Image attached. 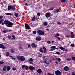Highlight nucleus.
<instances>
[{
  "mask_svg": "<svg viewBox=\"0 0 75 75\" xmlns=\"http://www.w3.org/2000/svg\"><path fill=\"white\" fill-rule=\"evenodd\" d=\"M36 39L37 41H40L41 40V38L40 37L38 38L37 37L36 38Z\"/></svg>",
  "mask_w": 75,
  "mask_h": 75,
  "instance_id": "16",
  "label": "nucleus"
},
{
  "mask_svg": "<svg viewBox=\"0 0 75 75\" xmlns=\"http://www.w3.org/2000/svg\"><path fill=\"white\" fill-rule=\"evenodd\" d=\"M6 68H7V66H4V67L3 69V71L4 72H6Z\"/></svg>",
  "mask_w": 75,
  "mask_h": 75,
  "instance_id": "13",
  "label": "nucleus"
},
{
  "mask_svg": "<svg viewBox=\"0 0 75 75\" xmlns=\"http://www.w3.org/2000/svg\"><path fill=\"white\" fill-rule=\"evenodd\" d=\"M55 63L56 64H58V62L57 61H56Z\"/></svg>",
  "mask_w": 75,
  "mask_h": 75,
  "instance_id": "58",
  "label": "nucleus"
},
{
  "mask_svg": "<svg viewBox=\"0 0 75 75\" xmlns=\"http://www.w3.org/2000/svg\"><path fill=\"white\" fill-rule=\"evenodd\" d=\"M56 54L57 55H61V53L59 52H56Z\"/></svg>",
  "mask_w": 75,
  "mask_h": 75,
  "instance_id": "25",
  "label": "nucleus"
},
{
  "mask_svg": "<svg viewBox=\"0 0 75 75\" xmlns=\"http://www.w3.org/2000/svg\"><path fill=\"white\" fill-rule=\"evenodd\" d=\"M56 47L55 46H52L50 47L51 48H55Z\"/></svg>",
  "mask_w": 75,
  "mask_h": 75,
  "instance_id": "35",
  "label": "nucleus"
},
{
  "mask_svg": "<svg viewBox=\"0 0 75 75\" xmlns=\"http://www.w3.org/2000/svg\"><path fill=\"white\" fill-rule=\"evenodd\" d=\"M46 30H47V31H49V29H46Z\"/></svg>",
  "mask_w": 75,
  "mask_h": 75,
  "instance_id": "63",
  "label": "nucleus"
},
{
  "mask_svg": "<svg viewBox=\"0 0 75 75\" xmlns=\"http://www.w3.org/2000/svg\"><path fill=\"white\" fill-rule=\"evenodd\" d=\"M5 14L6 15V16H13V13H5Z\"/></svg>",
  "mask_w": 75,
  "mask_h": 75,
  "instance_id": "15",
  "label": "nucleus"
},
{
  "mask_svg": "<svg viewBox=\"0 0 75 75\" xmlns=\"http://www.w3.org/2000/svg\"><path fill=\"white\" fill-rule=\"evenodd\" d=\"M25 28L27 30H30V29H31V28H30V25H28L26 23H25Z\"/></svg>",
  "mask_w": 75,
  "mask_h": 75,
  "instance_id": "7",
  "label": "nucleus"
},
{
  "mask_svg": "<svg viewBox=\"0 0 75 75\" xmlns=\"http://www.w3.org/2000/svg\"><path fill=\"white\" fill-rule=\"evenodd\" d=\"M33 59L32 58H30L29 59V60H28V62L30 64H33Z\"/></svg>",
  "mask_w": 75,
  "mask_h": 75,
  "instance_id": "8",
  "label": "nucleus"
},
{
  "mask_svg": "<svg viewBox=\"0 0 75 75\" xmlns=\"http://www.w3.org/2000/svg\"><path fill=\"white\" fill-rule=\"evenodd\" d=\"M47 74L48 75H51V74L50 73H48Z\"/></svg>",
  "mask_w": 75,
  "mask_h": 75,
  "instance_id": "62",
  "label": "nucleus"
},
{
  "mask_svg": "<svg viewBox=\"0 0 75 75\" xmlns=\"http://www.w3.org/2000/svg\"><path fill=\"white\" fill-rule=\"evenodd\" d=\"M28 48H30V47H31V45H28Z\"/></svg>",
  "mask_w": 75,
  "mask_h": 75,
  "instance_id": "56",
  "label": "nucleus"
},
{
  "mask_svg": "<svg viewBox=\"0 0 75 75\" xmlns=\"http://www.w3.org/2000/svg\"><path fill=\"white\" fill-rule=\"evenodd\" d=\"M65 51H68V50L67 49L65 50Z\"/></svg>",
  "mask_w": 75,
  "mask_h": 75,
  "instance_id": "64",
  "label": "nucleus"
},
{
  "mask_svg": "<svg viewBox=\"0 0 75 75\" xmlns=\"http://www.w3.org/2000/svg\"><path fill=\"white\" fill-rule=\"evenodd\" d=\"M71 38H74V36H75V35L74 34H71Z\"/></svg>",
  "mask_w": 75,
  "mask_h": 75,
  "instance_id": "28",
  "label": "nucleus"
},
{
  "mask_svg": "<svg viewBox=\"0 0 75 75\" xmlns=\"http://www.w3.org/2000/svg\"><path fill=\"white\" fill-rule=\"evenodd\" d=\"M44 25L45 26H47V25H48V23H47V22H45L44 23Z\"/></svg>",
  "mask_w": 75,
  "mask_h": 75,
  "instance_id": "26",
  "label": "nucleus"
},
{
  "mask_svg": "<svg viewBox=\"0 0 75 75\" xmlns=\"http://www.w3.org/2000/svg\"><path fill=\"white\" fill-rule=\"evenodd\" d=\"M42 54H40L39 55V57H42Z\"/></svg>",
  "mask_w": 75,
  "mask_h": 75,
  "instance_id": "50",
  "label": "nucleus"
},
{
  "mask_svg": "<svg viewBox=\"0 0 75 75\" xmlns=\"http://www.w3.org/2000/svg\"><path fill=\"white\" fill-rule=\"evenodd\" d=\"M55 37L57 38L58 39V40H61V39H60V38H59V37H57V36H56Z\"/></svg>",
  "mask_w": 75,
  "mask_h": 75,
  "instance_id": "39",
  "label": "nucleus"
},
{
  "mask_svg": "<svg viewBox=\"0 0 75 75\" xmlns=\"http://www.w3.org/2000/svg\"><path fill=\"white\" fill-rule=\"evenodd\" d=\"M63 69L65 71H69V67L67 66H66Z\"/></svg>",
  "mask_w": 75,
  "mask_h": 75,
  "instance_id": "10",
  "label": "nucleus"
},
{
  "mask_svg": "<svg viewBox=\"0 0 75 75\" xmlns=\"http://www.w3.org/2000/svg\"><path fill=\"white\" fill-rule=\"evenodd\" d=\"M40 13H37V15H38V16H40Z\"/></svg>",
  "mask_w": 75,
  "mask_h": 75,
  "instance_id": "45",
  "label": "nucleus"
},
{
  "mask_svg": "<svg viewBox=\"0 0 75 75\" xmlns=\"http://www.w3.org/2000/svg\"><path fill=\"white\" fill-rule=\"evenodd\" d=\"M13 71H16V68L13 67Z\"/></svg>",
  "mask_w": 75,
  "mask_h": 75,
  "instance_id": "41",
  "label": "nucleus"
},
{
  "mask_svg": "<svg viewBox=\"0 0 75 75\" xmlns=\"http://www.w3.org/2000/svg\"><path fill=\"white\" fill-rule=\"evenodd\" d=\"M19 49H20V50H21V49H22V48L21 47H19Z\"/></svg>",
  "mask_w": 75,
  "mask_h": 75,
  "instance_id": "60",
  "label": "nucleus"
},
{
  "mask_svg": "<svg viewBox=\"0 0 75 75\" xmlns=\"http://www.w3.org/2000/svg\"><path fill=\"white\" fill-rule=\"evenodd\" d=\"M32 21H34L35 20V16L32 19Z\"/></svg>",
  "mask_w": 75,
  "mask_h": 75,
  "instance_id": "19",
  "label": "nucleus"
},
{
  "mask_svg": "<svg viewBox=\"0 0 75 75\" xmlns=\"http://www.w3.org/2000/svg\"><path fill=\"white\" fill-rule=\"evenodd\" d=\"M29 69H30V70H31V71H34V69H35V67L32 66H30V67H29Z\"/></svg>",
  "mask_w": 75,
  "mask_h": 75,
  "instance_id": "9",
  "label": "nucleus"
},
{
  "mask_svg": "<svg viewBox=\"0 0 75 75\" xmlns=\"http://www.w3.org/2000/svg\"><path fill=\"white\" fill-rule=\"evenodd\" d=\"M12 59H14V60H16V58L14 57H11Z\"/></svg>",
  "mask_w": 75,
  "mask_h": 75,
  "instance_id": "46",
  "label": "nucleus"
},
{
  "mask_svg": "<svg viewBox=\"0 0 75 75\" xmlns=\"http://www.w3.org/2000/svg\"><path fill=\"white\" fill-rule=\"evenodd\" d=\"M6 66V68H7V70L8 71H10V69H11V68L10 66Z\"/></svg>",
  "mask_w": 75,
  "mask_h": 75,
  "instance_id": "14",
  "label": "nucleus"
},
{
  "mask_svg": "<svg viewBox=\"0 0 75 75\" xmlns=\"http://www.w3.org/2000/svg\"><path fill=\"white\" fill-rule=\"evenodd\" d=\"M72 75H75V73H74V72H72V73L71 74Z\"/></svg>",
  "mask_w": 75,
  "mask_h": 75,
  "instance_id": "49",
  "label": "nucleus"
},
{
  "mask_svg": "<svg viewBox=\"0 0 75 75\" xmlns=\"http://www.w3.org/2000/svg\"><path fill=\"white\" fill-rule=\"evenodd\" d=\"M11 38V36H9L8 37V38L9 39H10Z\"/></svg>",
  "mask_w": 75,
  "mask_h": 75,
  "instance_id": "51",
  "label": "nucleus"
},
{
  "mask_svg": "<svg viewBox=\"0 0 75 75\" xmlns=\"http://www.w3.org/2000/svg\"><path fill=\"white\" fill-rule=\"evenodd\" d=\"M39 51L40 52H42V53H44V51L42 50V48H40L39 50Z\"/></svg>",
  "mask_w": 75,
  "mask_h": 75,
  "instance_id": "17",
  "label": "nucleus"
},
{
  "mask_svg": "<svg viewBox=\"0 0 75 75\" xmlns=\"http://www.w3.org/2000/svg\"><path fill=\"white\" fill-rule=\"evenodd\" d=\"M6 55L7 57H8L10 55V54L9 53H7L6 54Z\"/></svg>",
  "mask_w": 75,
  "mask_h": 75,
  "instance_id": "42",
  "label": "nucleus"
},
{
  "mask_svg": "<svg viewBox=\"0 0 75 75\" xmlns=\"http://www.w3.org/2000/svg\"><path fill=\"white\" fill-rule=\"evenodd\" d=\"M0 48L2 49H6V47L4 46V45L2 44H0Z\"/></svg>",
  "mask_w": 75,
  "mask_h": 75,
  "instance_id": "11",
  "label": "nucleus"
},
{
  "mask_svg": "<svg viewBox=\"0 0 75 75\" xmlns=\"http://www.w3.org/2000/svg\"><path fill=\"white\" fill-rule=\"evenodd\" d=\"M37 72L39 74H41L42 73V71L41 70V69H38L37 70Z\"/></svg>",
  "mask_w": 75,
  "mask_h": 75,
  "instance_id": "12",
  "label": "nucleus"
},
{
  "mask_svg": "<svg viewBox=\"0 0 75 75\" xmlns=\"http://www.w3.org/2000/svg\"><path fill=\"white\" fill-rule=\"evenodd\" d=\"M53 9H54L53 8H50V10H53Z\"/></svg>",
  "mask_w": 75,
  "mask_h": 75,
  "instance_id": "57",
  "label": "nucleus"
},
{
  "mask_svg": "<svg viewBox=\"0 0 75 75\" xmlns=\"http://www.w3.org/2000/svg\"><path fill=\"white\" fill-rule=\"evenodd\" d=\"M3 16H0V20H2V19H3Z\"/></svg>",
  "mask_w": 75,
  "mask_h": 75,
  "instance_id": "36",
  "label": "nucleus"
},
{
  "mask_svg": "<svg viewBox=\"0 0 75 75\" xmlns=\"http://www.w3.org/2000/svg\"><path fill=\"white\" fill-rule=\"evenodd\" d=\"M71 58L72 59V60H73V61H75V57H72Z\"/></svg>",
  "mask_w": 75,
  "mask_h": 75,
  "instance_id": "30",
  "label": "nucleus"
},
{
  "mask_svg": "<svg viewBox=\"0 0 75 75\" xmlns=\"http://www.w3.org/2000/svg\"><path fill=\"white\" fill-rule=\"evenodd\" d=\"M56 35L57 36V37H58V36H59V33H57V34Z\"/></svg>",
  "mask_w": 75,
  "mask_h": 75,
  "instance_id": "54",
  "label": "nucleus"
},
{
  "mask_svg": "<svg viewBox=\"0 0 75 75\" xmlns=\"http://www.w3.org/2000/svg\"><path fill=\"white\" fill-rule=\"evenodd\" d=\"M25 68L26 70H27V69H28V67L26 66L25 67Z\"/></svg>",
  "mask_w": 75,
  "mask_h": 75,
  "instance_id": "32",
  "label": "nucleus"
},
{
  "mask_svg": "<svg viewBox=\"0 0 75 75\" xmlns=\"http://www.w3.org/2000/svg\"><path fill=\"white\" fill-rule=\"evenodd\" d=\"M57 24H59V25H61V23L60 22H57Z\"/></svg>",
  "mask_w": 75,
  "mask_h": 75,
  "instance_id": "44",
  "label": "nucleus"
},
{
  "mask_svg": "<svg viewBox=\"0 0 75 75\" xmlns=\"http://www.w3.org/2000/svg\"><path fill=\"white\" fill-rule=\"evenodd\" d=\"M47 43H48V44H51V42H50V41H48L47 42Z\"/></svg>",
  "mask_w": 75,
  "mask_h": 75,
  "instance_id": "38",
  "label": "nucleus"
},
{
  "mask_svg": "<svg viewBox=\"0 0 75 75\" xmlns=\"http://www.w3.org/2000/svg\"><path fill=\"white\" fill-rule=\"evenodd\" d=\"M71 59H67V61H70V60H71Z\"/></svg>",
  "mask_w": 75,
  "mask_h": 75,
  "instance_id": "53",
  "label": "nucleus"
},
{
  "mask_svg": "<svg viewBox=\"0 0 75 75\" xmlns=\"http://www.w3.org/2000/svg\"><path fill=\"white\" fill-rule=\"evenodd\" d=\"M12 37L13 38V39H14V40H15V39H16V36L14 35H13Z\"/></svg>",
  "mask_w": 75,
  "mask_h": 75,
  "instance_id": "33",
  "label": "nucleus"
},
{
  "mask_svg": "<svg viewBox=\"0 0 75 75\" xmlns=\"http://www.w3.org/2000/svg\"><path fill=\"white\" fill-rule=\"evenodd\" d=\"M31 46L32 48H36L37 47V45L35 44V43H33L31 44Z\"/></svg>",
  "mask_w": 75,
  "mask_h": 75,
  "instance_id": "6",
  "label": "nucleus"
},
{
  "mask_svg": "<svg viewBox=\"0 0 75 75\" xmlns=\"http://www.w3.org/2000/svg\"><path fill=\"white\" fill-rule=\"evenodd\" d=\"M51 15V13H47L45 14V16L47 19L48 20H50L51 18V17L49 19H48V18L50 17V16Z\"/></svg>",
  "mask_w": 75,
  "mask_h": 75,
  "instance_id": "4",
  "label": "nucleus"
},
{
  "mask_svg": "<svg viewBox=\"0 0 75 75\" xmlns=\"http://www.w3.org/2000/svg\"><path fill=\"white\" fill-rule=\"evenodd\" d=\"M10 51H11V53H14L15 52L13 49H11V50H10Z\"/></svg>",
  "mask_w": 75,
  "mask_h": 75,
  "instance_id": "21",
  "label": "nucleus"
},
{
  "mask_svg": "<svg viewBox=\"0 0 75 75\" xmlns=\"http://www.w3.org/2000/svg\"><path fill=\"white\" fill-rule=\"evenodd\" d=\"M55 74L57 75H62L61 72L59 70H57L55 71Z\"/></svg>",
  "mask_w": 75,
  "mask_h": 75,
  "instance_id": "5",
  "label": "nucleus"
},
{
  "mask_svg": "<svg viewBox=\"0 0 75 75\" xmlns=\"http://www.w3.org/2000/svg\"><path fill=\"white\" fill-rule=\"evenodd\" d=\"M4 24H6L7 27H12V25H13V23H12L8 21L7 20H5L4 23H2V25H3Z\"/></svg>",
  "mask_w": 75,
  "mask_h": 75,
  "instance_id": "1",
  "label": "nucleus"
},
{
  "mask_svg": "<svg viewBox=\"0 0 75 75\" xmlns=\"http://www.w3.org/2000/svg\"><path fill=\"white\" fill-rule=\"evenodd\" d=\"M16 57L17 58V59L18 61L20 62H21V61L23 62V61H24L25 60V57L22 56H17Z\"/></svg>",
  "mask_w": 75,
  "mask_h": 75,
  "instance_id": "2",
  "label": "nucleus"
},
{
  "mask_svg": "<svg viewBox=\"0 0 75 75\" xmlns=\"http://www.w3.org/2000/svg\"><path fill=\"white\" fill-rule=\"evenodd\" d=\"M4 64V62L0 61V64Z\"/></svg>",
  "mask_w": 75,
  "mask_h": 75,
  "instance_id": "29",
  "label": "nucleus"
},
{
  "mask_svg": "<svg viewBox=\"0 0 75 75\" xmlns=\"http://www.w3.org/2000/svg\"><path fill=\"white\" fill-rule=\"evenodd\" d=\"M71 47H74L75 46V45L74 44H71Z\"/></svg>",
  "mask_w": 75,
  "mask_h": 75,
  "instance_id": "40",
  "label": "nucleus"
},
{
  "mask_svg": "<svg viewBox=\"0 0 75 75\" xmlns=\"http://www.w3.org/2000/svg\"><path fill=\"white\" fill-rule=\"evenodd\" d=\"M12 7V6L11 5H9L8 6V10H10V9Z\"/></svg>",
  "mask_w": 75,
  "mask_h": 75,
  "instance_id": "18",
  "label": "nucleus"
},
{
  "mask_svg": "<svg viewBox=\"0 0 75 75\" xmlns=\"http://www.w3.org/2000/svg\"><path fill=\"white\" fill-rule=\"evenodd\" d=\"M15 16L16 17H18V14L17 13H16L15 14Z\"/></svg>",
  "mask_w": 75,
  "mask_h": 75,
  "instance_id": "27",
  "label": "nucleus"
},
{
  "mask_svg": "<svg viewBox=\"0 0 75 75\" xmlns=\"http://www.w3.org/2000/svg\"><path fill=\"white\" fill-rule=\"evenodd\" d=\"M46 64H50V62H47V63H46Z\"/></svg>",
  "mask_w": 75,
  "mask_h": 75,
  "instance_id": "59",
  "label": "nucleus"
},
{
  "mask_svg": "<svg viewBox=\"0 0 75 75\" xmlns=\"http://www.w3.org/2000/svg\"><path fill=\"white\" fill-rule=\"evenodd\" d=\"M36 33H37V32H36V31L35 30H34L33 31V34H36Z\"/></svg>",
  "mask_w": 75,
  "mask_h": 75,
  "instance_id": "34",
  "label": "nucleus"
},
{
  "mask_svg": "<svg viewBox=\"0 0 75 75\" xmlns=\"http://www.w3.org/2000/svg\"><path fill=\"white\" fill-rule=\"evenodd\" d=\"M22 68H23V69H24V68L25 67V65H23L22 66Z\"/></svg>",
  "mask_w": 75,
  "mask_h": 75,
  "instance_id": "43",
  "label": "nucleus"
},
{
  "mask_svg": "<svg viewBox=\"0 0 75 75\" xmlns=\"http://www.w3.org/2000/svg\"><path fill=\"white\" fill-rule=\"evenodd\" d=\"M56 59L57 60V61L58 62H60L61 61V59L60 58L58 57L57 59Z\"/></svg>",
  "mask_w": 75,
  "mask_h": 75,
  "instance_id": "22",
  "label": "nucleus"
},
{
  "mask_svg": "<svg viewBox=\"0 0 75 75\" xmlns=\"http://www.w3.org/2000/svg\"><path fill=\"white\" fill-rule=\"evenodd\" d=\"M66 37H67V38H68V37H69V36H68V35H67L66 36Z\"/></svg>",
  "mask_w": 75,
  "mask_h": 75,
  "instance_id": "61",
  "label": "nucleus"
},
{
  "mask_svg": "<svg viewBox=\"0 0 75 75\" xmlns=\"http://www.w3.org/2000/svg\"><path fill=\"white\" fill-rule=\"evenodd\" d=\"M47 50H44V53H46L47 52Z\"/></svg>",
  "mask_w": 75,
  "mask_h": 75,
  "instance_id": "47",
  "label": "nucleus"
},
{
  "mask_svg": "<svg viewBox=\"0 0 75 75\" xmlns=\"http://www.w3.org/2000/svg\"><path fill=\"white\" fill-rule=\"evenodd\" d=\"M55 13H58L59 11V9H57L55 11Z\"/></svg>",
  "mask_w": 75,
  "mask_h": 75,
  "instance_id": "24",
  "label": "nucleus"
},
{
  "mask_svg": "<svg viewBox=\"0 0 75 75\" xmlns=\"http://www.w3.org/2000/svg\"><path fill=\"white\" fill-rule=\"evenodd\" d=\"M3 32L4 33H7V31H6V30H4L3 31Z\"/></svg>",
  "mask_w": 75,
  "mask_h": 75,
  "instance_id": "52",
  "label": "nucleus"
},
{
  "mask_svg": "<svg viewBox=\"0 0 75 75\" xmlns=\"http://www.w3.org/2000/svg\"><path fill=\"white\" fill-rule=\"evenodd\" d=\"M3 20H0V24H1L2 23V22H3Z\"/></svg>",
  "mask_w": 75,
  "mask_h": 75,
  "instance_id": "37",
  "label": "nucleus"
},
{
  "mask_svg": "<svg viewBox=\"0 0 75 75\" xmlns=\"http://www.w3.org/2000/svg\"><path fill=\"white\" fill-rule=\"evenodd\" d=\"M44 63H45V64H46V63H47V61H46V60H45L44 61Z\"/></svg>",
  "mask_w": 75,
  "mask_h": 75,
  "instance_id": "55",
  "label": "nucleus"
},
{
  "mask_svg": "<svg viewBox=\"0 0 75 75\" xmlns=\"http://www.w3.org/2000/svg\"><path fill=\"white\" fill-rule=\"evenodd\" d=\"M37 33L39 35H43L44 34V32L40 30L37 31Z\"/></svg>",
  "mask_w": 75,
  "mask_h": 75,
  "instance_id": "3",
  "label": "nucleus"
},
{
  "mask_svg": "<svg viewBox=\"0 0 75 75\" xmlns=\"http://www.w3.org/2000/svg\"><path fill=\"white\" fill-rule=\"evenodd\" d=\"M43 49L45 50H47V49L46 48H45V47L44 46L43 47Z\"/></svg>",
  "mask_w": 75,
  "mask_h": 75,
  "instance_id": "48",
  "label": "nucleus"
},
{
  "mask_svg": "<svg viewBox=\"0 0 75 75\" xmlns=\"http://www.w3.org/2000/svg\"><path fill=\"white\" fill-rule=\"evenodd\" d=\"M61 2L62 3H63L64 2H65L67 0H61Z\"/></svg>",
  "mask_w": 75,
  "mask_h": 75,
  "instance_id": "31",
  "label": "nucleus"
},
{
  "mask_svg": "<svg viewBox=\"0 0 75 75\" xmlns=\"http://www.w3.org/2000/svg\"><path fill=\"white\" fill-rule=\"evenodd\" d=\"M11 8L13 9V10H14L16 9V8L14 6H12Z\"/></svg>",
  "mask_w": 75,
  "mask_h": 75,
  "instance_id": "23",
  "label": "nucleus"
},
{
  "mask_svg": "<svg viewBox=\"0 0 75 75\" xmlns=\"http://www.w3.org/2000/svg\"><path fill=\"white\" fill-rule=\"evenodd\" d=\"M59 48L62 50H65V48H64V47H60Z\"/></svg>",
  "mask_w": 75,
  "mask_h": 75,
  "instance_id": "20",
  "label": "nucleus"
}]
</instances>
